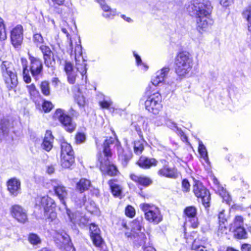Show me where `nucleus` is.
Returning a JSON list of instances; mask_svg holds the SVG:
<instances>
[{"label": "nucleus", "instance_id": "10", "mask_svg": "<svg viewBox=\"0 0 251 251\" xmlns=\"http://www.w3.org/2000/svg\"><path fill=\"white\" fill-rule=\"evenodd\" d=\"M109 157H103L101 153L98 155L99 162V167L100 171L104 174L109 176H115L118 171L115 166L111 164L109 159Z\"/></svg>", "mask_w": 251, "mask_h": 251}, {"label": "nucleus", "instance_id": "2", "mask_svg": "<svg viewBox=\"0 0 251 251\" xmlns=\"http://www.w3.org/2000/svg\"><path fill=\"white\" fill-rule=\"evenodd\" d=\"M175 64L176 73L179 76H184L191 70L193 59L188 52L181 51L176 55Z\"/></svg>", "mask_w": 251, "mask_h": 251}, {"label": "nucleus", "instance_id": "7", "mask_svg": "<svg viewBox=\"0 0 251 251\" xmlns=\"http://www.w3.org/2000/svg\"><path fill=\"white\" fill-rule=\"evenodd\" d=\"M53 119L55 121H59L65 130L69 132H73L75 128L76 125L72 121V118L62 109L58 108L56 110L53 114Z\"/></svg>", "mask_w": 251, "mask_h": 251}, {"label": "nucleus", "instance_id": "43", "mask_svg": "<svg viewBox=\"0 0 251 251\" xmlns=\"http://www.w3.org/2000/svg\"><path fill=\"white\" fill-rule=\"evenodd\" d=\"M143 142V138H142V141H137L134 142V150L136 154H139L142 152L144 149Z\"/></svg>", "mask_w": 251, "mask_h": 251}, {"label": "nucleus", "instance_id": "60", "mask_svg": "<svg viewBox=\"0 0 251 251\" xmlns=\"http://www.w3.org/2000/svg\"><path fill=\"white\" fill-rule=\"evenodd\" d=\"M23 78H24V81L26 83H30L31 82V78L29 75V71L28 70L23 71Z\"/></svg>", "mask_w": 251, "mask_h": 251}, {"label": "nucleus", "instance_id": "35", "mask_svg": "<svg viewBox=\"0 0 251 251\" xmlns=\"http://www.w3.org/2000/svg\"><path fill=\"white\" fill-rule=\"evenodd\" d=\"M108 184L110 187L113 195L119 197L122 193V187L115 182L114 180H110L108 181Z\"/></svg>", "mask_w": 251, "mask_h": 251}, {"label": "nucleus", "instance_id": "29", "mask_svg": "<svg viewBox=\"0 0 251 251\" xmlns=\"http://www.w3.org/2000/svg\"><path fill=\"white\" fill-rule=\"evenodd\" d=\"M115 138L110 137L105 140L103 143V157H111L112 153L110 150V147L115 141Z\"/></svg>", "mask_w": 251, "mask_h": 251}, {"label": "nucleus", "instance_id": "20", "mask_svg": "<svg viewBox=\"0 0 251 251\" xmlns=\"http://www.w3.org/2000/svg\"><path fill=\"white\" fill-rule=\"evenodd\" d=\"M100 4L102 9L106 13H103L102 16L106 19H112L116 15V11L115 9H111L110 7L107 5L104 0H96Z\"/></svg>", "mask_w": 251, "mask_h": 251}, {"label": "nucleus", "instance_id": "47", "mask_svg": "<svg viewBox=\"0 0 251 251\" xmlns=\"http://www.w3.org/2000/svg\"><path fill=\"white\" fill-rule=\"evenodd\" d=\"M6 34L3 20L0 18V40H4L6 39Z\"/></svg>", "mask_w": 251, "mask_h": 251}, {"label": "nucleus", "instance_id": "24", "mask_svg": "<svg viewBox=\"0 0 251 251\" xmlns=\"http://www.w3.org/2000/svg\"><path fill=\"white\" fill-rule=\"evenodd\" d=\"M161 162L163 164V167L158 171V175L166 177L172 178L173 170L168 167V162L165 160H162Z\"/></svg>", "mask_w": 251, "mask_h": 251}, {"label": "nucleus", "instance_id": "34", "mask_svg": "<svg viewBox=\"0 0 251 251\" xmlns=\"http://www.w3.org/2000/svg\"><path fill=\"white\" fill-rule=\"evenodd\" d=\"M43 59L45 66L49 68H50L53 71L54 69L55 64L53 53L44 56Z\"/></svg>", "mask_w": 251, "mask_h": 251}, {"label": "nucleus", "instance_id": "54", "mask_svg": "<svg viewBox=\"0 0 251 251\" xmlns=\"http://www.w3.org/2000/svg\"><path fill=\"white\" fill-rule=\"evenodd\" d=\"M53 107V105L51 102L45 101L42 104V108L45 112H50Z\"/></svg>", "mask_w": 251, "mask_h": 251}, {"label": "nucleus", "instance_id": "33", "mask_svg": "<svg viewBox=\"0 0 251 251\" xmlns=\"http://www.w3.org/2000/svg\"><path fill=\"white\" fill-rule=\"evenodd\" d=\"M242 16L247 21V26L249 32L251 34V7H246L242 12Z\"/></svg>", "mask_w": 251, "mask_h": 251}, {"label": "nucleus", "instance_id": "37", "mask_svg": "<svg viewBox=\"0 0 251 251\" xmlns=\"http://www.w3.org/2000/svg\"><path fill=\"white\" fill-rule=\"evenodd\" d=\"M231 231L233 232L234 236L236 238L245 239L247 238V233L243 226Z\"/></svg>", "mask_w": 251, "mask_h": 251}, {"label": "nucleus", "instance_id": "38", "mask_svg": "<svg viewBox=\"0 0 251 251\" xmlns=\"http://www.w3.org/2000/svg\"><path fill=\"white\" fill-rule=\"evenodd\" d=\"M218 186V192L219 195H220L223 199V200L226 201V203H229L231 201V198L229 194L226 192V190L224 189L222 186Z\"/></svg>", "mask_w": 251, "mask_h": 251}, {"label": "nucleus", "instance_id": "31", "mask_svg": "<svg viewBox=\"0 0 251 251\" xmlns=\"http://www.w3.org/2000/svg\"><path fill=\"white\" fill-rule=\"evenodd\" d=\"M118 151L119 158L123 162V163L126 165L127 161L131 159L132 153L130 151L126 152L125 151L119 147H118Z\"/></svg>", "mask_w": 251, "mask_h": 251}, {"label": "nucleus", "instance_id": "14", "mask_svg": "<svg viewBox=\"0 0 251 251\" xmlns=\"http://www.w3.org/2000/svg\"><path fill=\"white\" fill-rule=\"evenodd\" d=\"M66 213L70 222L74 226L76 225L79 226H84L87 222L86 219L83 214L78 211L72 212L67 209Z\"/></svg>", "mask_w": 251, "mask_h": 251}, {"label": "nucleus", "instance_id": "4", "mask_svg": "<svg viewBox=\"0 0 251 251\" xmlns=\"http://www.w3.org/2000/svg\"><path fill=\"white\" fill-rule=\"evenodd\" d=\"M139 207L144 213L145 219L149 222L158 224L162 221V215L159 209L156 206L143 203L140 204Z\"/></svg>", "mask_w": 251, "mask_h": 251}, {"label": "nucleus", "instance_id": "59", "mask_svg": "<svg viewBox=\"0 0 251 251\" xmlns=\"http://www.w3.org/2000/svg\"><path fill=\"white\" fill-rule=\"evenodd\" d=\"M133 53H134V55L136 58V63H137V65H142L144 67V68H145V70H147L148 69V66L147 65H146L145 64L142 63V60H141L140 57L138 54H136L134 52Z\"/></svg>", "mask_w": 251, "mask_h": 251}, {"label": "nucleus", "instance_id": "55", "mask_svg": "<svg viewBox=\"0 0 251 251\" xmlns=\"http://www.w3.org/2000/svg\"><path fill=\"white\" fill-rule=\"evenodd\" d=\"M68 81L69 83L73 84L75 82L76 74L75 71L67 74Z\"/></svg>", "mask_w": 251, "mask_h": 251}, {"label": "nucleus", "instance_id": "45", "mask_svg": "<svg viewBox=\"0 0 251 251\" xmlns=\"http://www.w3.org/2000/svg\"><path fill=\"white\" fill-rule=\"evenodd\" d=\"M28 241L34 245H38L41 243L40 238L36 234L31 233L29 235Z\"/></svg>", "mask_w": 251, "mask_h": 251}, {"label": "nucleus", "instance_id": "27", "mask_svg": "<svg viewBox=\"0 0 251 251\" xmlns=\"http://www.w3.org/2000/svg\"><path fill=\"white\" fill-rule=\"evenodd\" d=\"M184 236L187 243H192V250H195L196 251H207L206 247L204 246L198 245L196 243V241L194 240V239L191 235L188 236L187 237L186 233H185Z\"/></svg>", "mask_w": 251, "mask_h": 251}, {"label": "nucleus", "instance_id": "51", "mask_svg": "<svg viewBox=\"0 0 251 251\" xmlns=\"http://www.w3.org/2000/svg\"><path fill=\"white\" fill-rule=\"evenodd\" d=\"M170 70L169 68L165 67L157 72V75H159L160 77H163V81H164L167 78Z\"/></svg>", "mask_w": 251, "mask_h": 251}, {"label": "nucleus", "instance_id": "18", "mask_svg": "<svg viewBox=\"0 0 251 251\" xmlns=\"http://www.w3.org/2000/svg\"><path fill=\"white\" fill-rule=\"evenodd\" d=\"M90 236L95 246L100 245L102 242V239L100 236V230L95 224H91L90 226Z\"/></svg>", "mask_w": 251, "mask_h": 251}, {"label": "nucleus", "instance_id": "22", "mask_svg": "<svg viewBox=\"0 0 251 251\" xmlns=\"http://www.w3.org/2000/svg\"><path fill=\"white\" fill-rule=\"evenodd\" d=\"M61 30L64 33L66 34L68 39L69 40L70 49L71 50V53L72 54L73 52L74 47H75V42H78V39L80 41L79 37L75 36V37L72 38L71 37L70 33L71 32V29L68 26H67V27H62Z\"/></svg>", "mask_w": 251, "mask_h": 251}, {"label": "nucleus", "instance_id": "6", "mask_svg": "<svg viewBox=\"0 0 251 251\" xmlns=\"http://www.w3.org/2000/svg\"><path fill=\"white\" fill-rule=\"evenodd\" d=\"M147 93L150 95L145 102L146 109L154 114H158L162 108L161 94L159 91H147Z\"/></svg>", "mask_w": 251, "mask_h": 251}, {"label": "nucleus", "instance_id": "5", "mask_svg": "<svg viewBox=\"0 0 251 251\" xmlns=\"http://www.w3.org/2000/svg\"><path fill=\"white\" fill-rule=\"evenodd\" d=\"M0 69L7 87L9 89L15 88L18 84V79L12 64L7 61H3Z\"/></svg>", "mask_w": 251, "mask_h": 251}, {"label": "nucleus", "instance_id": "13", "mask_svg": "<svg viewBox=\"0 0 251 251\" xmlns=\"http://www.w3.org/2000/svg\"><path fill=\"white\" fill-rule=\"evenodd\" d=\"M11 41L15 48L21 45L23 40V28L22 25H18L11 31Z\"/></svg>", "mask_w": 251, "mask_h": 251}, {"label": "nucleus", "instance_id": "39", "mask_svg": "<svg viewBox=\"0 0 251 251\" xmlns=\"http://www.w3.org/2000/svg\"><path fill=\"white\" fill-rule=\"evenodd\" d=\"M61 154H74V151L70 144L64 142L61 144Z\"/></svg>", "mask_w": 251, "mask_h": 251}, {"label": "nucleus", "instance_id": "36", "mask_svg": "<svg viewBox=\"0 0 251 251\" xmlns=\"http://www.w3.org/2000/svg\"><path fill=\"white\" fill-rule=\"evenodd\" d=\"M143 219L142 217L138 218L132 223V231L136 233L137 231H140L143 227Z\"/></svg>", "mask_w": 251, "mask_h": 251}, {"label": "nucleus", "instance_id": "17", "mask_svg": "<svg viewBox=\"0 0 251 251\" xmlns=\"http://www.w3.org/2000/svg\"><path fill=\"white\" fill-rule=\"evenodd\" d=\"M69 235L65 232H57L54 237L55 242L60 249H62L64 246L68 244L70 242Z\"/></svg>", "mask_w": 251, "mask_h": 251}, {"label": "nucleus", "instance_id": "50", "mask_svg": "<svg viewBox=\"0 0 251 251\" xmlns=\"http://www.w3.org/2000/svg\"><path fill=\"white\" fill-rule=\"evenodd\" d=\"M170 70L169 68L165 67L157 72V75H159L160 77H163V81H164L167 78Z\"/></svg>", "mask_w": 251, "mask_h": 251}, {"label": "nucleus", "instance_id": "63", "mask_svg": "<svg viewBox=\"0 0 251 251\" xmlns=\"http://www.w3.org/2000/svg\"><path fill=\"white\" fill-rule=\"evenodd\" d=\"M76 100L79 106H83L85 103V99L83 96H78Z\"/></svg>", "mask_w": 251, "mask_h": 251}, {"label": "nucleus", "instance_id": "32", "mask_svg": "<svg viewBox=\"0 0 251 251\" xmlns=\"http://www.w3.org/2000/svg\"><path fill=\"white\" fill-rule=\"evenodd\" d=\"M243 225L244 220L243 217L241 216H236L229 226V230L230 231L235 230V229L243 227Z\"/></svg>", "mask_w": 251, "mask_h": 251}, {"label": "nucleus", "instance_id": "41", "mask_svg": "<svg viewBox=\"0 0 251 251\" xmlns=\"http://www.w3.org/2000/svg\"><path fill=\"white\" fill-rule=\"evenodd\" d=\"M40 89L42 94L46 96H48L50 95V84L48 81H42L40 84Z\"/></svg>", "mask_w": 251, "mask_h": 251}, {"label": "nucleus", "instance_id": "8", "mask_svg": "<svg viewBox=\"0 0 251 251\" xmlns=\"http://www.w3.org/2000/svg\"><path fill=\"white\" fill-rule=\"evenodd\" d=\"M80 43V41L78 39V42H75V48H74L73 51L75 54L76 69L83 77L86 73L87 69L86 61L82 56V47Z\"/></svg>", "mask_w": 251, "mask_h": 251}, {"label": "nucleus", "instance_id": "62", "mask_svg": "<svg viewBox=\"0 0 251 251\" xmlns=\"http://www.w3.org/2000/svg\"><path fill=\"white\" fill-rule=\"evenodd\" d=\"M220 3L223 7H228L231 5L233 2V0H219Z\"/></svg>", "mask_w": 251, "mask_h": 251}, {"label": "nucleus", "instance_id": "15", "mask_svg": "<svg viewBox=\"0 0 251 251\" xmlns=\"http://www.w3.org/2000/svg\"><path fill=\"white\" fill-rule=\"evenodd\" d=\"M6 185L10 196L16 197L21 193V181L16 177L9 179L6 182Z\"/></svg>", "mask_w": 251, "mask_h": 251}, {"label": "nucleus", "instance_id": "23", "mask_svg": "<svg viewBox=\"0 0 251 251\" xmlns=\"http://www.w3.org/2000/svg\"><path fill=\"white\" fill-rule=\"evenodd\" d=\"M53 141V137L51 132L50 130H47L42 144L43 148L47 151H50L52 148Z\"/></svg>", "mask_w": 251, "mask_h": 251}, {"label": "nucleus", "instance_id": "26", "mask_svg": "<svg viewBox=\"0 0 251 251\" xmlns=\"http://www.w3.org/2000/svg\"><path fill=\"white\" fill-rule=\"evenodd\" d=\"M163 81V77H160L159 75H157L156 73L154 77L152 79L151 83L149 84L147 87V91L152 92L153 91H158L156 87Z\"/></svg>", "mask_w": 251, "mask_h": 251}, {"label": "nucleus", "instance_id": "21", "mask_svg": "<svg viewBox=\"0 0 251 251\" xmlns=\"http://www.w3.org/2000/svg\"><path fill=\"white\" fill-rule=\"evenodd\" d=\"M157 161L154 158H150L145 156H141L137 164L142 168L149 169L151 166L156 165Z\"/></svg>", "mask_w": 251, "mask_h": 251}, {"label": "nucleus", "instance_id": "52", "mask_svg": "<svg viewBox=\"0 0 251 251\" xmlns=\"http://www.w3.org/2000/svg\"><path fill=\"white\" fill-rule=\"evenodd\" d=\"M39 49L41 50L42 53H43V57L50 54H52L53 53L50 48L48 46L42 45V46H40Z\"/></svg>", "mask_w": 251, "mask_h": 251}, {"label": "nucleus", "instance_id": "64", "mask_svg": "<svg viewBox=\"0 0 251 251\" xmlns=\"http://www.w3.org/2000/svg\"><path fill=\"white\" fill-rule=\"evenodd\" d=\"M96 249L95 251H108L106 246L102 244V242L100 245L96 246Z\"/></svg>", "mask_w": 251, "mask_h": 251}, {"label": "nucleus", "instance_id": "3", "mask_svg": "<svg viewBox=\"0 0 251 251\" xmlns=\"http://www.w3.org/2000/svg\"><path fill=\"white\" fill-rule=\"evenodd\" d=\"M36 205L41 213H43L44 218L50 219L52 221L56 217L54 212L55 204L54 201L48 196L37 198Z\"/></svg>", "mask_w": 251, "mask_h": 251}, {"label": "nucleus", "instance_id": "56", "mask_svg": "<svg viewBox=\"0 0 251 251\" xmlns=\"http://www.w3.org/2000/svg\"><path fill=\"white\" fill-rule=\"evenodd\" d=\"M64 71L66 74L75 71L72 64L70 62H65L64 65Z\"/></svg>", "mask_w": 251, "mask_h": 251}, {"label": "nucleus", "instance_id": "49", "mask_svg": "<svg viewBox=\"0 0 251 251\" xmlns=\"http://www.w3.org/2000/svg\"><path fill=\"white\" fill-rule=\"evenodd\" d=\"M9 126V122L6 119H3L1 121L0 129L3 134L7 133Z\"/></svg>", "mask_w": 251, "mask_h": 251}, {"label": "nucleus", "instance_id": "1", "mask_svg": "<svg viewBox=\"0 0 251 251\" xmlns=\"http://www.w3.org/2000/svg\"><path fill=\"white\" fill-rule=\"evenodd\" d=\"M188 12L196 18L197 27L200 31H205L213 24L209 18L212 7L208 0H193L186 5Z\"/></svg>", "mask_w": 251, "mask_h": 251}, {"label": "nucleus", "instance_id": "57", "mask_svg": "<svg viewBox=\"0 0 251 251\" xmlns=\"http://www.w3.org/2000/svg\"><path fill=\"white\" fill-rule=\"evenodd\" d=\"M190 185L189 184V182L188 181L184 179L182 181V190L184 192H187L190 190Z\"/></svg>", "mask_w": 251, "mask_h": 251}, {"label": "nucleus", "instance_id": "53", "mask_svg": "<svg viewBox=\"0 0 251 251\" xmlns=\"http://www.w3.org/2000/svg\"><path fill=\"white\" fill-rule=\"evenodd\" d=\"M125 213L127 216L132 218L135 215V209L132 206L128 205L126 208Z\"/></svg>", "mask_w": 251, "mask_h": 251}, {"label": "nucleus", "instance_id": "42", "mask_svg": "<svg viewBox=\"0 0 251 251\" xmlns=\"http://www.w3.org/2000/svg\"><path fill=\"white\" fill-rule=\"evenodd\" d=\"M185 214L188 217L191 218L196 216L197 210L193 206H190L186 207L184 210Z\"/></svg>", "mask_w": 251, "mask_h": 251}, {"label": "nucleus", "instance_id": "19", "mask_svg": "<svg viewBox=\"0 0 251 251\" xmlns=\"http://www.w3.org/2000/svg\"><path fill=\"white\" fill-rule=\"evenodd\" d=\"M130 178L138 185L148 187L152 183L151 179L144 176H138L135 174H131L130 176Z\"/></svg>", "mask_w": 251, "mask_h": 251}, {"label": "nucleus", "instance_id": "25", "mask_svg": "<svg viewBox=\"0 0 251 251\" xmlns=\"http://www.w3.org/2000/svg\"><path fill=\"white\" fill-rule=\"evenodd\" d=\"M74 161V154H61V165L64 168H70Z\"/></svg>", "mask_w": 251, "mask_h": 251}, {"label": "nucleus", "instance_id": "40", "mask_svg": "<svg viewBox=\"0 0 251 251\" xmlns=\"http://www.w3.org/2000/svg\"><path fill=\"white\" fill-rule=\"evenodd\" d=\"M198 150L201 157L203 159L205 162L208 163V157L207 152L205 147L201 141L199 142Z\"/></svg>", "mask_w": 251, "mask_h": 251}, {"label": "nucleus", "instance_id": "61", "mask_svg": "<svg viewBox=\"0 0 251 251\" xmlns=\"http://www.w3.org/2000/svg\"><path fill=\"white\" fill-rule=\"evenodd\" d=\"M190 218V222L191 223V226H192L193 228L197 227L199 224L197 217L196 216H195L194 217H191Z\"/></svg>", "mask_w": 251, "mask_h": 251}, {"label": "nucleus", "instance_id": "16", "mask_svg": "<svg viewBox=\"0 0 251 251\" xmlns=\"http://www.w3.org/2000/svg\"><path fill=\"white\" fill-rule=\"evenodd\" d=\"M52 184L55 194L57 196L62 203L65 204L64 200L67 198L68 195L66 188L60 183H57L56 180L52 181Z\"/></svg>", "mask_w": 251, "mask_h": 251}, {"label": "nucleus", "instance_id": "11", "mask_svg": "<svg viewBox=\"0 0 251 251\" xmlns=\"http://www.w3.org/2000/svg\"><path fill=\"white\" fill-rule=\"evenodd\" d=\"M10 211L12 217L18 222L25 224L28 221L27 211L21 205L15 204L12 205Z\"/></svg>", "mask_w": 251, "mask_h": 251}, {"label": "nucleus", "instance_id": "28", "mask_svg": "<svg viewBox=\"0 0 251 251\" xmlns=\"http://www.w3.org/2000/svg\"><path fill=\"white\" fill-rule=\"evenodd\" d=\"M225 211L222 210L218 214V219L219 222V230L221 231L223 233L225 232L226 233V228L225 225V222L227 221V216L225 214Z\"/></svg>", "mask_w": 251, "mask_h": 251}, {"label": "nucleus", "instance_id": "30", "mask_svg": "<svg viewBox=\"0 0 251 251\" xmlns=\"http://www.w3.org/2000/svg\"><path fill=\"white\" fill-rule=\"evenodd\" d=\"M91 186V182L85 178H81L76 183V188L80 193L87 190Z\"/></svg>", "mask_w": 251, "mask_h": 251}, {"label": "nucleus", "instance_id": "12", "mask_svg": "<svg viewBox=\"0 0 251 251\" xmlns=\"http://www.w3.org/2000/svg\"><path fill=\"white\" fill-rule=\"evenodd\" d=\"M30 71L32 76L36 79H38L39 75H41L43 71V63L41 60L38 58L30 56Z\"/></svg>", "mask_w": 251, "mask_h": 251}, {"label": "nucleus", "instance_id": "58", "mask_svg": "<svg viewBox=\"0 0 251 251\" xmlns=\"http://www.w3.org/2000/svg\"><path fill=\"white\" fill-rule=\"evenodd\" d=\"M85 136L81 133H77L75 136V141L77 143L81 144L84 142Z\"/></svg>", "mask_w": 251, "mask_h": 251}, {"label": "nucleus", "instance_id": "48", "mask_svg": "<svg viewBox=\"0 0 251 251\" xmlns=\"http://www.w3.org/2000/svg\"><path fill=\"white\" fill-rule=\"evenodd\" d=\"M28 93L31 97H35L38 94V91L36 89V87L34 84H31L26 86Z\"/></svg>", "mask_w": 251, "mask_h": 251}, {"label": "nucleus", "instance_id": "9", "mask_svg": "<svg viewBox=\"0 0 251 251\" xmlns=\"http://www.w3.org/2000/svg\"><path fill=\"white\" fill-rule=\"evenodd\" d=\"M193 192L195 196L201 199L203 205L205 207L209 206L210 195L209 192L201 182L196 181L193 186Z\"/></svg>", "mask_w": 251, "mask_h": 251}, {"label": "nucleus", "instance_id": "44", "mask_svg": "<svg viewBox=\"0 0 251 251\" xmlns=\"http://www.w3.org/2000/svg\"><path fill=\"white\" fill-rule=\"evenodd\" d=\"M33 41L35 45L40 48L44 42V39L41 34L36 33L34 34L33 37Z\"/></svg>", "mask_w": 251, "mask_h": 251}, {"label": "nucleus", "instance_id": "46", "mask_svg": "<svg viewBox=\"0 0 251 251\" xmlns=\"http://www.w3.org/2000/svg\"><path fill=\"white\" fill-rule=\"evenodd\" d=\"M174 131L176 132L178 135L180 136V138L183 142H187V138L186 136L180 129L178 128V127L176 126L175 123H174Z\"/></svg>", "mask_w": 251, "mask_h": 251}]
</instances>
